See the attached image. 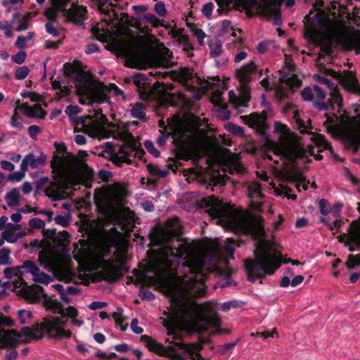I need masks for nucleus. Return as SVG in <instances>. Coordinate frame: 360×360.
I'll return each instance as SVG.
<instances>
[{"label":"nucleus","instance_id":"obj_1","mask_svg":"<svg viewBox=\"0 0 360 360\" xmlns=\"http://www.w3.org/2000/svg\"><path fill=\"white\" fill-rule=\"evenodd\" d=\"M179 233L176 217L153 229L152 240L162 247L148 265L160 285L175 295L167 319H161L167 334L174 339L176 328L188 333H204L210 328L219 331L221 324L214 303L198 304L192 298L205 293V276L215 270V259L207 248L180 240Z\"/></svg>","mask_w":360,"mask_h":360},{"label":"nucleus","instance_id":"obj_2","mask_svg":"<svg viewBox=\"0 0 360 360\" xmlns=\"http://www.w3.org/2000/svg\"><path fill=\"white\" fill-rule=\"evenodd\" d=\"M126 195V188L119 183L95 191L94 201L99 212L113 221L123 232L111 229L102 243L91 245L82 240L79 245L76 244L73 256L84 271L101 269L114 275L117 272L116 264L124 262L125 252L120 246L124 236L132 230L135 220L134 212L125 205Z\"/></svg>","mask_w":360,"mask_h":360},{"label":"nucleus","instance_id":"obj_3","mask_svg":"<svg viewBox=\"0 0 360 360\" xmlns=\"http://www.w3.org/2000/svg\"><path fill=\"white\" fill-rule=\"evenodd\" d=\"M204 201L210 216L218 219V224L241 231L258 240L255 259L245 262L249 281L255 282L266 275L274 274L280 267L281 261L274 244L263 238L264 231L260 221L252 217L234 215L229 204L222 202L213 195L207 197Z\"/></svg>","mask_w":360,"mask_h":360},{"label":"nucleus","instance_id":"obj_4","mask_svg":"<svg viewBox=\"0 0 360 360\" xmlns=\"http://www.w3.org/2000/svg\"><path fill=\"white\" fill-rule=\"evenodd\" d=\"M7 278H15L12 282L13 290L18 295L22 296L30 303L41 301L46 309H51L54 314L60 315V317L44 318L41 323V330L51 338H70L72 333L70 330L63 329L68 321L65 317L71 320L72 325L80 327L84 324L82 319L77 318L79 312L77 309L72 306L63 308L56 300L49 297L44 292L40 286L27 285L20 278L22 274L20 266L13 269H6L4 271Z\"/></svg>","mask_w":360,"mask_h":360},{"label":"nucleus","instance_id":"obj_5","mask_svg":"<svg viewBox=\"0 0 360 360\" xmlns=\"http://www.w3.org/2000/svg\"><path fill=\"white\" fill-rule=\"evenodd\" d=\"M305 37L320 46L323 53H328L333 41L345 49L360 52V30H347L345 22L334 14L323 11H311L304 18Z\"/></svg>","mask_w":360,"mask_h":360},{"label":"nucleus","instance_id":"obj_6","mask_svg":"<svg viewBox=\"0 0 360 360\" xmlns=\"http://www.w3.org/2000/svg\"><path fill=\"white\" fill-rule=\"evenodd\" d=\"M86 152H79L77 156L72 154L54 155L51 162L54 182L46 188V195L53 200L65 197V191L75 186H91L93 170L83 160Z\"/></svg>","mask_w":360,"mask_h":360},{"label":"nucleus","instance_id":"obj_7","mask_svg":"<svg viewBox=\"0 0 360 360\" xmlns=\"http://www.w3.org/2000/svg\"><path fill=\"white\" fill-rule=\"evenodd\" d=\"M170 134L178 149L180 158L184 160L196 159L200 156L202 140L197 127L196 117L191 112H184L181 117L176 115L169 121Z\"/></svg>","mask_w":360,"mask_h":360},{"label":"nucleus","instance_id":"obj_8","mask_svg":"<svg viewBox=\"0 0 360 360\" xmlns=\"http://www.w3.org/2000/svg\"><path fill=\"white\" fill-rule=\"evenodd\" d=\"M218 8L219 15L226 14L231 8L244 11L247 15H260L271 21L274 25H278L282 22L280 13L281 3L287 8L295 4V0H214Z\"/></svg>","mask_w":360,"mask_h":360},{"label":"nucleus","instance_id":"obj_9","mask_svg":"<svg viewBox=\"0 0 360 360\" xmlns=\"http://www.w3.org/2000/svg\"><path fill=\"white\" fill-rule=\"evenodd\" d=\"M274 133L277 136L278 141L266 142L268 152L271 153L277 158L274 160V163L278 164L281 160L284 164H287L293 162L298 158L314 155V148L311 146L304 148L302 143L281 122H275Z\"/></svg>","mask_w":360,"mask_h":360},{"label":"nucleus","instance_id":"obj_10","mask_svg":"<svg viewBox=\"0 0 360 360\" xmlns=\"http://www.w3.org/2000/svg\"><path fill=\"white\" fill-rule=\"evenodd\" d=\"M117 51L127 59L139 62L144 60L151 66H169L172 53L162 44H158L156 50L147 51L140 41L129 37L116 44Z\"/></svg>","mask_w":360,"mask_h":360},{"label":"nucleus","instance_id":"obj_11","mask_svg":"<svg viewBox=\"0 0 360 360\" xmlns=\"http://www.w3.org/2000/svg\"><path fill=\"white\" fill-rule=\"evenodd\" d=\"M141 341L150 351L168 356L172 360H206L200 354L202 347L201 343L184 344L172 341L167 345L162 346L147 335H142Z\"/></svg>","mask_w":360,"mask_h":360},{"label":"nucleus","instance_id":"obj_12","mask_svg":"<svg viewBox=\"0 0 360 360\" xmlns=\"http://www.w3.org/2000/svg\"><path fill=\"white\" fill-rule=\"evenodd\" d=\"M78 94L82 96L79 102L82 104H101L109 103V98L107 94L113 96L117 101H126V96L124 91L118 88L115 84L105 85L102 83L92 84L86 82L84 84H78L77 85Z\"/></svg>","mask_w":360,"mask_h":360},{"label":"nucleus","instance_id":"obj_13","mask_svg":"<svg viewBox=\"0 0 360 360\" xmlns=\"http://www.w3.org/2000/svg\"><path fill=\"white\" fill-rule=\"evenodd\" d=\"M110 136L115 139L123 141L126 145L117 146L112 143H107L105 153L108 158L117 166L123 163L130 164L129 151L131 148L137 147V143L134 136L128 131L127 127L124 124H118L110 129Z\"/></svg>","mask_w":360,"mask_h":360},{"label":"nucleus","instance_id":"obj_14","mask_svg":"<svg viewBox=\"0 0 360 360\" xmlns=\"http://www.w3.org/2000/svg\"><path fill=\"white\" fill-rule=\"evenodd\" d=\"M94 111L93 115L75 118L80 112L77 105H70L65 110L74 124L75 131H84L91 137L101 138L105 134L106 118L100 110Z\"/></svg>","mask_w":360,"mask_h":360},{"label":"nucleus","instance_id":"obj_15","mask_svg":"<svg viewBox=\"0 0 360 360\" xmlns=\"http://www.w3.org/2000/svg\"><path fill=\"white\" fill-rule=\"evenodd\" d=\"M101 13L105 15L102 21L92 28L94 35L101 41H105L110 34L108 25L114 20H119V22L128 24V13H122L120 18L116 12L119 0H91Z\"/></svg>","mask_w":360,"mask_h":360},{"label":"nucleus","instance_id":"obj_16","mask_svg":"<svg viewBox=\"0 0 360 360\" xmlns=\"http://www.w3.org/2000/svg\"><path fill=\"white\" fill-rule=\"evenodd\" d=\"M257 70V66L254 62H250L236 70V77L240 82L243 89L237 96L233 91L229 92L230 102L235 108L245 107L250 101L249 89L247 85L250 82Z\"/></svg>","mask_w":360,"mask_h":360},{"label":"nucleus","instance_id":"obj_17","mask_svg":"<svg viewBox=\"0 0 360 360\" xmlns=\"http://www.w3.org/2000/svg\"><path fill=\"white\" fill-rule=\"evenodd\" d=\"M173 77L182 84L187 90L195 91L191 96L195 100L200 99L205 91L212 86L208 81L201 79L192 70L187 68L174 71Z\"/></svg>","mask_w":360,"mask_h":360},{"label":"nucleus","instance_id":"obj_18","mask_svg":"<svg viewBox=\"0 0 360 360\" xmlns=\"http://www.w3.org/2000/svg\"><path fill=\"white\" fill-rule=\"evenodd\" d=\"M51 7L45 11V15L49 19L56 17L57 12L62 11L67 19L77 25H82L87 13L86 8L83 6L72 4L69 10L65 8L70 0H50Z\"/></svg>","mask_w":360,"mask_h":360},{"label":"nucleus","instance_id":"obj_19","mask_svg":"<svg viewBox=\"0 0 360 360\" xmlns=\"http://www.w3.org/2000/svg\"><path fill=\"white\" fill-rule=\"evenodd\" d=\"M280 84L275 88L276 96L278 99L286 98L290 91V89L297 88L301 84L300 79L294 74L281 75Z\"/></svg>","mask_w":360,"mask_h":360},{"label":"nucleus","instance_id":"obj_20","mask_svg":"<svg viewBox=\"0 0 360 360\" xmlns=\"http://www.w3.org/2000/svg\"><path fill=\"white\" fill-rule=\"evenodd\" d=\"M302 97L304 101H311L319 110H326L329 106L328 103L323 102L326 94L318 86L304 88L302 91Z\"/></svg>","mask_w":360,"mask_h":360},{"label":"nucleus","instance_id":"obj_21","mask_svg":"<svg viewBox=\"0 0 360 360\" xmlns=\"http://www.w3.org/2000/svg\"><path fill=\"white\" fill-rule=\"evenodd\" d=\"M338 238L340 242L345 243L350 252L354 251L360 244V221L353 222L348 233Z\"/></svg>","mask_w":360,"mask_h":360},{"label":"nucleus","instance_id":"obj_22","mask_svg":"<svg viewBox=\"0 0 360 360\" xmlns=\"http://www.w3.org/2000/svg\"><path fill=\"white\" fill-rule=\"evenodd\" d=\"M328 72L333 77L337 79L345 89L360 94V86H359L352 72H340L333 70H328Z\"/></svg>","mask_w":360,"mask_h":360},{"label":"nucleus","instance_id":"obj_23","mask_svg":"<svg viewBox=\"0 0 360 360\" xmlns=\"http://www.w3.org/2000/svg\"><path fill=\"white\" fill-rule=\"evenodd\" d=\"M161 103L163 105L179 106L184 110H192L189 96L182 94H175L165 91L161 98Z\"/></svg>","mask_w":360,"mask_h":360},{"label":"nucleus","instance_id":"obj_24","mask_svg":"<svg viewBox=\"0 0 360 360\" xmlns=\"http://www.w3.org/2000/svg\"><path fill=\"white\" fill-rule=\"evenodd\" d=\"M27 273L32 276V280L36 283L48 285L53 281V278L49 275L41 271L37 265L32 261H26L20 266Z\"/></svg>","mask_w":360,"mask_h":360},{"label":"nucleus","instance_id":"obj_25","mask_svg":"<svg viewBox=\"0 0 360 360\" xmlns=\"http://www.w3.org/2000/svg\"><path fill=\"white\" fill-rule=\"evenodd\" d=\"M46 155L42 151L30 152L27 154L21 161V167L28 169L29 167L32 169H37L44 165L46 161Z\"/></svg>","mask_w":360,"mask_h":360},{"label":"nucleus","instance_id":"obj_26","mask_svg":"<svg viewBox=\"0 0 360 360\" xmlns=\"http://www.w3.org/2000/svg\"><path fill=\"white\" fill-rule=\"evenodd\" d=\"M39 261L44 268L59 271L60 264L58 256L51 250L41 251L39 255Z\"/></svg>","mask_w":360,"mask_h":360},{"label":"nucleus","instance_id":"obj_27","mask_svg":"<svg viewBox=\"0 0 360 360\" xmlns=\"http://www.w3.org/2000/svg\"><path fill=\"white\" fill-rule=\"evenodd\" d=\"M21 226L18 224L8 223L5 227V230L1 233V236L10 243H15L19 238L25 237L27 233L25 231H20Z\"/></svg>","mask_w":360,"mask_h":360},{"label":"nucleus","instance_id":"obj_28","mask_svg":"<svg viewBox=\"0 0 360 360\" xmlns=\"http://www.w3.org/2000/svg\"><path fill=\"white\" fill-rule=\"evenodd\" d=\"M224 172L229 171L230 174H242L245 172V167L239 160V157L236 154H229L224 160L222 165Z\"/></svg>","mask_w":360,"mask_h":360},{"label":"nucleus","instance_id":"obj_29","mask_svg":"<svg viewBox=\"0 0 360 360\" xmlns=\"http://www.w3.org/2000/svg\"><path fill=\"white\" fill-rule=\"evenodd\" d=\"M315 77L319 83L325 84L329 89L330 94L331 96L330 105H332L336 104L338 108V110H340L342 106V97L340 95L336 86H335V84L329 79L323 77H321L319 75H315Z\"/></svg>","mask_w":360,"mask_h":360},{"label":"nucleus","instance_id":"obj_30","mask_svg":"<svg viewBox=\"0 0 360 360\" xmlns=\"http://www.w3.org/2000/svg\"><path fill=\"white\" fill-rule=\"evenodd\" d=\"M345 139L353 146L360 145V123L352 122L343 131Z\"/></svg>","mask_w":360,"mask_h":360},{"label":"nucleus","instance_id":"obj_31","mask_svg":"<svg viewBox=\"0 0 360 360\" xmlns=\"http://www.w3.org/2000/svg\"><path fill=\"white\" fill-rule=\"evenodd\" d=\"M228 49L237 52L234 57L235 63H240L248 57V48L244 45L243 39L240 37L234 39L233 43H229Z\"/></svg>","mask_w":360,"mask_h":360},{"label":"nucleus","instance_id":"obj_32","mask_svg":"<svg viewBox=\"0 0 360 360\" xmlns=\"http://www.w3.org/2000/svg\"><path fill=\"white\" fill-rule=\"evenodd\" d=\"M19 110L27 117L32 118H43L46 112L39 104L29 105L23 103L19 106Z\"/></svg>","mask_w":360,"mask_h":360},{"label":"nucleus","instance_id":"obj_33","mask_svg":"<svg viewBox=\"0 0 360 360\" xmlns=\"http://www.w3.org/2000/svg\"><path fill=\"white\" fill-rule=\"evenodd\" d=\"M266 115L252 113L246 118V123L252 128L263 132L265 129Z\"/></svg>","mask_w":360,"mask_h":360},{"label":"nucleus","instance_id":"obj_34","mask_svg":"<svg viewBox=\"0 0 360 360\" xmlns=\"http://www.w3.org/2000/svg\"><path fill=\"white\" fill-rule=\"evenodd\" d=\"M288 181L292 182L298 191H306L308 188L309 181L306 180L299 172H290L287 174Z\"/></svg>","mask_w":360,"mask_h":360},{"label":"nucleus","instance_id":"obj_35","mask_svg":"<svg viewBox=\"0 0 360 360\" xmlns=\"http://www.w3.org/2000/svg\"><path fill=\"white\" fill-rule=\"evenodd\" d=\"M19 335L13 330H3L0 328V347L11 346L19 340Z\"/></svg>","mask_w":360,"mask_h":360},{"label":"nucleus","instance_id":"obj_36","mask_svg":"<svg viewBox=\"0 0 360 360\" xmlns=\"http://www.w3.org/2000/svg\"><path fill=\"white\" fill-rule=\"evenodd\" d=\"M211 101L214 104L215 107L217 108L218 116L224 120H228L229 117V111L227 109L226 105L221 101V94L217 92L214 94L211 98Z\"/></svg>","mask_w":360,"mask_h":360},{"label":"nucleus","instance_id":"obj_37","mask_svg":"<svg viewBox=\"0 0 360 360\" xmlns=\"http://www.w3.org/2000/svg\"><path fill=\"white\" fill-rule=\"evenodd\" d=\"M130 111L131 115L134 118L140 120H144L146 117V106L141 102H136L134 104L131 105V108Z\"/></svg>","mask_w":360,"mask_h":360},{"label":"nucleus","instance_id":"obj_38","mask_svg":"<svg viewBox=\"0 0 360 360\" xmlns=\"http://www.w3.org/2000/svg\"><path fill=\"white\" fill-rule=\"evenodd\" d=\"M112 316L116 326L120 327L122 331L126 330L128 323L126 321L127 318L123 315V309L121 307H117Z\"/></svg>","mask_w":360,"mask_h":360},{"label":"nucleus","instance_id":"obj_39","mask_svg":"<svg viewBox=\"0 0 360 360\" xmlns=\"http://www.w3.org/2000/svg\"><path fill=\"white\" fill-rule=\"evenodd\" d=\"M20 198L19 189L13 188L6 194L5 200L9 207H13L19 204Z\"/></svg>","mask_w":360,"mask_h":360},{"label":"nucleus","instance_id":"obj_40","mask_svg":"<svg viewBox=\"0 0 360 360\" xmlns=\"http://www.w3.org/2000/svg\"><path fill=\"white\" fill-rule=\"evenodd\" d=\"M249 196L251 198H262L261 186L257 182H251L248 186Z\"/></svg>","mask_w":360,"mask_h":360},{"label":"nucleus","instance_id":"obj_41","mask_svg":"<svg viewBox=\"0 0 360 360\" xmlns=\"http://www.w3.org/2000/svg\"><path fill=\"white\" fill-rule=\"evenodd\" d=\"M17 314L20 323L23 325L30 323L32 318V311L27 309H19Z\"/></svg>","mask_w":360,"mask_h":360},{"label":"nucleus","instance_id":"obj_42","mask_svg":"<svg viewBox=\"0 0 360 360\" xmlns=\"http://www.w3.org/2000/svg\"><path fill=\"white\" fill-rule=\"evenodd\" d=\"M210 55L213 58L219 56L221 53V45L218 40H211L209 43Z\"/></svg>","mask_w":360,"mask_h":360},{"label":"nucleus","instance_id":"obj_43","mask_svg":"<svg viewBox=\"0 0 360 360\" xmlns=\"http://www.w3.org/2000/svg\"><path fill=\"white\" fill-rule=\"evenodd\" d=\"M311 140L314 142V143L319 148H321L323 149L329 148L330 145L328 142L324 139V137L320 134L313 135L311 137Z\"/></svg>","mask_w":360,"mask_h":360},{"label":"nucleus","instance_id":"obj_44","mask_svg":"<svg viewBox=\"0 0 360 360\" xmlns=\"http://www.w3.org/2000/svg\"><path fill=\"white\" fill-rule=\"evenodd\" d=\"M52 86L55 89H59V92L57 93L58 98H62L68 96L70 94V89L67 86H62L59 81H53L52 82Z\"/></svg>","mask_w":360,"mask_h":360},{"label":"nucleus","instance_id":"obj_45","mask_svg":"<svg viewBox=\"0 0 360 360\" xmlns=\"http://www.w3.org/2000/svg\"><path fill=\"white\" fill-rule=\"evenodd\" d=\"M27 170L20 167L19 171L11 173L8 176V180L12 182H20L25 176Z\"/></svg>","mask_w":360,"mask_h":360},{"label":"nucleus","instance_id":"obj_46","mask_svg":"<svg viewBox=\"0 0 360 360\" xmlns=\"http://www.w3.org/2000/svg\"><path fill=\"white\" fill-rule=\"evenodd\" d=\"M333 221H331L330 217H326L321 219V221L326 224V225L328 226V228L331 230H335L339 229L342 224V221L341 219H333Z\"/></svg>","mask_w":360,"mask_h":360},{"label":"nucleus","instance_id":"obj_47","mask_svg":"<svg viewBox=\"0 0 360 360\" xmlns=\"http://www.w3.org/2000/svg\"><path fill=\"white\" fill-rule=\"evenodd\" d=\"M342 207V204L340 202L335 203L333 206L328 210V217H330L332 219H340V212Z\"/></svg>","mask_w":360,"mask_h":360},{"label":"nucleus","instance_id":"obj_48","mask_svg":"<svg viewBox=\"0 0 360 360\" xmlns=\"http://www.w3.org/2000/svg\"><path fill=\"white\" fill-rule=\"evenodd\" d=\"M294 120L297 124L298 127L301 129V132L307 131L308 128V124H309V120H307V124L301 120L300 117V114L297 111L294 112Z\"/></svg>","mask_w":360,"mask_h":360},{"label":"nucleus","instance_id":"obj_49","mask_svg":"<svg viewBox=\"0 0 360 360\" xmlns=\"http://www.w3.org/2000/svg\"><path fill=\"white\" fill-rule=\"evenodd\" d=\"M30 70L26 66L19 67L15 72V77L18 80H22L27 77Z\"/></svg>","mask_w":360,"mask_h":360},{"label":"nucleus","instance_id":"obj_50","mask_svg":"<svg viewBox=\"0 0 360 360\" xmlns=\"http://www.w3.org/2000/svg\"><path fill=\"white\" fill-rule=\"evenodd\" d=\"M18 109H19V106H16L14 110V113L11 119V125L17 129H22V124L19 120L18 115Z\"/></svg>","mask_w":360,"mask_h":360},{"label":"nucleus","instance_id":"obj_51","mask_svg":"<svg viewBox=\"0 0 360 360\" xmlns=\"http://www.w3.org/2000/svg\"><path fill=\"white\" fill-rule=\"evenodd\" d=\"M11 251L8 248L0 250V264L6 265L9 263Z\"/></svg>","mask_w":360,"mask_h":360},{"label":"nucleus","instance_id":"obj_52","mask_svg":"<svg viewBox=\"0 0 360 360\" xmlns=\"http://www.w3.org/2000/svg\"><path fill=\"white\" fill-rule=\"evenodd\" d=\"M141 19L146 20V22L151 24L154 27H158L160 25L159 19L153 13H146Z\"/></svg>","mask_w":360,"mask_h":360},{"label":"nucleus","instance_id":"obj_53","mask_svg":"<svg viewBox=\"0 0 360 360\" xmlns=\"http://www.w3.org/2000/svg\"><path fill=\"white\" fill-rule=\"evenodd\" d=\"M32 18V15L30 13L26 14L23 18L20 20L17 30L18 31H22L28 28L30 20Z\"/></svg>","mask_w":360,"mask_h":360},{"label":"nucleus","instance_id":"obj_54","mask_svg":"<svg viewBox=\"0 0 360 360\" xmlns=\"http://www.w3.org/2000/svg\"><path fill=\"white\" fill-rule=\"evenodd\" d=\"M155 13L160 17H165L167 15V10L165 5L162 1H158L154 6Z\"/></svg>","mask_w":360,"mask_h":360},{"label":"nucleus","instance_id":"obj_55","mask_svg":"<svg viewBox=\"0 0 360 360\" xmlns=\"http://www.w3.org/2000/svg\"><path fill=\"white\" fill-rule=\"evenodd\" d=\"M29 226L31 229H44V221L39 218H33L29 221Z\"/></svg>","mask_w":360,"mask_h":360},{"label":"nucleus","instance_id":"obj_56","mask_svg":"<svg viewBox=\"0 0 360 360\" xmlns=\"http://www.w3.org/2000/svg\"><path fill=\"white\" fill-rule=\"evenodd\" d=\"M214 4L212 2L205 4L202 8V14L207 18H210L214 9Z\"/></svg>","mask_w":360,"mask_h":360},{"label":"nucleus","instance_id":"obj_57","mask_svg":"<svg viewBox=\"0 0 360 360\" xmlns=\"http://www.w3.org/2000/svg\"><path fill=\"white\" fill-rule=\"evenodd\" d=\"M221 31L223 32H229V30H231V36L234 39H235V37H236V32L233 30V29L231 27V22L229 20H224L221 21Z\"/></svg>","mask_w":360,"mask_h":360},{"label":"nucleus","instance_id":"obj_58","mask_svg":"<svg viewBox=\"0 0 360 360\" xmlns=\"http://www.w3.org/2000/svg\"><path fill=\"white\" fill-rule=\"evenodd\" d=\"M144 146L147 150L154 157H158L160 155V152L155 148L153 142L146 141L144 143Z\"/></svg>","mask_w":360,"mask_h":360},{"label":"nucleus","instance_id":"obj_59","mask_svg":"<svg viewBox=\"0 0 360 360\" xmlns=\"http://www.w3.org/2000/svg\"><path fill=\"white\" fill-rule=\"evenodd\" d=\"M25 58L26 53L24 51H20L12 57V60L13 62L18 64H21L25 61Z\"/></svg>","mask_w":360,"mask_h":360},{"label":"nucleus","instance_id":"obj_60","mask_svg":"<svg viewBox=\"0 0 360 360\" xmlns=\"http://www.w3.org/2000/svg\"><path fill=\"white\" fill-rule=\"evenodd\" d=\"M193 35L197 38L198 44L200 45H202L204 42V39L206 36L205 32L200 29H194L193 30Z\"/></svg>","mask_w":360,"mask_h":360},{"label":"nucleus","instance_id":"obj_61","mask_svg":"<svg viewBox=\"0 0 360 360\" xmlns=\"http://www.w3.org/2000/svg\"><path fill=\"white\" fill-rule=\"evenodd\" d=\"M98 176L103 181H108L112 176L111 172L104 169H101L98 173Z\"/></svg>","mask_w":360,"mask_h":360},{"label":"nucleus","instance_id":"obj_62","mask_svg":"<svg viewBox=\"0 0 360 360\" xmlns=\"http://www.w3.org/2000/svg\"><path fill=\"white\" fill-rule=\"evenodd\" d=\"M131 329L135 334H141L143 333V328L138 326V320L136 319H132L131 322Z\"/></svg>","mask_w":360,"mask_h":360},{"label":"nucleus","instance_id":"obj_63","mask_svg":"<svg viewBox=\"0 0 360 360\" xmlns=\"http://www.w3.org/2000/svg\"><path fill=\"white\" fill-rule=\"evenodd\" d=\"M28 133L32 139H36L39 133V127L37 125H31L28 127Z\"/></svg>","mask_w":360,"mask_h":360},{"label":"nucleus","instance_id":"obj_64","mask_svg":"<svg viewBox=\"0 0 360 360\" xmlns=\"http://www.w3.org/2000/svg\"><path fill=\"white\" fill-rule=\"evenodd\" d=\"M1 165L3 169L8 172H13L15 169V165L7 160H2L1 162Z\"/></svg>","mask_w":360,"mask_h":360}]
</instances>
